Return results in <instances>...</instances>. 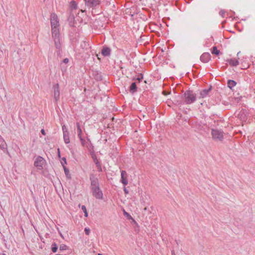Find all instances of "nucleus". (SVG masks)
<instances>
[{
  "label": "nucleus",
  "instance_id": "34",
  "mask_svg": "<svg viewBox=\"0 0 255 255\" xmlns=\"http://www.w3.org/2000/svg\"><path fill=\"white\" fill-rule=\"evenodd\" d=\"M63 162H65V164H66V160L65 158H63Z\"/></svg>",
  "mask_w": 255,
  "mask_h": 255
},
{
  "label": "nucleus",
  "instance_id": "40",
  "mask_svg": "<svg viewBox=\"0 0 255 255\" xmlns=\"http://www.w3.org/2000/svg\"><path fill=\"white\" fill-rule=\"evenodd\" d=\"M146 209H147L146 207H145L144 209V210H146Z\"/></svg>",
  "mask_w": 255,
  "mask_h": 255
},
{
  "label": "nucleus",
  "instance_id": "9",
  "mask_svg": "<svg viewBox=\"0 0 255 255\" xmlns=\"http://www.w3.org/2000/svg\"><path fill=\"white\" fill-rule=\"evenodd\" d=\"M88 4L91 6H96L99 3V0H85Z\"/></svg>",
  "mask_w": 255,
  "mask_h": 255
},
{
  "label": "nucleus",
  "instance_id": "20",
  "mask_svg": "<svg viewBox=\"0 0 255 255\" xmlns=\"http://www.w3.org/2000/svg\"><path fill=\"white\" fill-rule=\"evenodd\" d=\"M63 166L65 174H66L67 177L68 178H70V174L69 170L64 165H63Z\"/></svg>",
  "mask_w": 255,
  "mask_h": 255
},
{
  "label": "nucleus",
  "instance_id": "22",
  "mask_svg": "<svg viewBox=\"0 0 255 255\" xmlns=\"http://www.w3.org/2000/svg\"><path fill=\"white\" fill-rule=\"evenodd\" d=\"M81 209L84 213L85 217H87L88 216V212H87V211L85 206H84V205L82 206Z\"/></svg>",
  "mask_w": 255,
  "mask_h": 255
},
{
  "label": "nucleus",
  "instance_id": "31",
  "mask_svg": "<svg viewBox=\"0 0 255 255\" xmlns=\"http://www.w3.org/2000/svg\"><path fill=\"white\" fill-rule=\"evenodd\" d=\"M41 132L43 135H45V132L44 129H42L41 130Z\"/></svg>",
  "mask_w": 255,
  "mask_h": 255
},
{
  "label": "nucleus",
  "instance_id": "1",
  "mask_svg": "<svg viewBox=\"0 0 255 255\" xmlns=\"http://www.w3.org/2000/svg\"><path fill=\"white\" fill-rule=\"evenodd\" d=\"M51 26L53 35L57 36L59 35V22L57 15L55 13H52L50 17Z\"/></svg>",
  "mask_w": 255,
  "mask_h": 255
},
{
  "label": "nucleus",
  "instance_id": "10",
  "mask_svg": "<svg viewBox=\"0 0 255 255\" xmlns=\"http://www.w3.org/2000/svg\"><path fill=\"white\" fill-rule=\"evenodd\" d=\"M227 61L229 63V64L233 66H236L239 64V61L236 58L231 59L228 60Z\"/></svg>",
  "mask_w": 255,
  "mask_h": 255
},
{
  "label": "nucleus",
  "instance_id": "33",
  "mask_svg": "<svg viewBox=\"0 0 255 255\" xmlns=\"http://www.w3.org/2000/svg\"><path fill=\"white\" fill-rule=\"evenodd\" d=\"M68 62V59H65L64 60V63H67Z\"/></svg>",
  "mask_w": 255,
  "mask_h": 255
},
{
  "label": "nucleus",
  "instance_id": "16",
  "mask_svg": "<svg viewBox=\"0 0 255 255\" xmlns=\"http://www.w3.org/2000/svg\"><path fill=\"white\" fill-rule=\"evenodd\" d=\"M123 213H124V215L128 219H129V220H132V221L134 222V223H136L135 221L134 220V219H133V218L131 217V216L128 214V212H127L124 209L123 210Z\"/></svg>",
  "mask_w": 255,
  "mask_h": 255
},
{
  "label": "nucleus",
  "instance_id": "17",
  "mask_svg": "<svg viewBox=\"0 0 255 255\" xmlns=\"http://www.w3.org/2000/svg\"><path fill=\"white\" fill-rule=\"evenodd\" d=\"M77 130H78V136L79 138H81V136H82V130L80 127L79 123H77Z\"/></svg>",
  "mask_w": 255,
  "mask_h": 255
},
{
  "label": "nucleus",
  "instance_id": "23",
  "mask_svg": "<svg viewBox=\"0 0 255 255\" xmlns=\"http://www.w3.org/2000/svg\"><path fill=\"white\" fill-rule=\"evenodd\" d=\"M60 250H66L68 249V247L65 244H61L59 247Z\"/></svg>",
  "mask_w": 255,
  "mask_h": 255
},
{
  "label": "nucleus",
  "instance_id": "4",
  "mask_svg": "<svg viewBox=\"0 0 255 255\" xmlns=\"http://www.w3.org/2000/svg\"><path fill=\"white\" fill-rule=\"evenodd\" d=\"M185 102L187 104H191L195 100V95L193 92L190 91H186L185 94Z\"/></svg>",
  "mask_w": 255,
  "mask_h": 255
},
{
  "label": "nucleus",
  "instance_id": "18",
  "mask_svg": "<svg viewBox=\"0 0 255 255\" xmlns=\"http://www.w3.org/2000/svg\"><path fill=\"white\" fill-rule=\"evenodd\" d=\"M211 52L213 54H215L216 55H218L220 53V50L217 49V48L216 46H214L212 48Z\"/></svg>",
  "mask_w": 255,
  "mask_h": 255
},
{
  "label": "nucleus",
  "instance_id": "30",
  "mask_svg": "<svg viewBox=\"0 0 255 255\" xmlns=\"http://www.w3.org/2000/svg\"><path fill=\"white\" fill-rule=\"evenodd\" d=\"M124 192L126 194H128V190L126 189V187L124 188Z\"/></svg>",
  "mask_w": 255,
  "mask_h": 255
},
{
  "label": "nucleus",
  "instance_id": "3",
  "mask_svg": "<svg viewBox=\"0 0 255 255\" xmlns=\"http://www.w3.org/2000/svg\"><path fill=\"white\" fill-rule=\"evenodd\" d=\"M45 164V160L41 156L36 157L34 162V165L39 170H42Z\"/></svg>",
  "mask_w": 255,
  "mask_h": 255
},
{
  "label": "nucleus",
  "instance_id": "27",
  "mask_svg": "<svg viewBox=\"0 0 255 255\" xmlns=\"http://www.w3.org/2000/svg\"><path fill=\"white\" fill-rule=\"evenodd\" d=\"M80 141H81V144L83 146H85V140L84 139L82 136H81V138H79Z\"/></svg>",
  "mask_w": 255,
  "mask_h": 255
},
{
  "label": "nucleus",
  "instance_id": "7",
  "mask_svg": "<svg viewBox=\"0 0 255 255\" xmlns=\"http://www.w3.org/2000/svg\"><path fill=\"white\" fill-rule=\"evenodd\" d=\"M54 97L55 100L57 101L60 96L59 86L58 84H56L54 86Z\"/></svg>",
  "mask_w": 255,
  "mask_h": 255
},
{
  "label": "nucleus",
  "instance_id": "6",
  "mask_svg": "<svg viewBox=\"0 0 255 255\" xmlns=\"http://www.w3.org/2000/svg\"><path fill=\"white\" fill-rule=\"evenodd\" d=\"M121 182L125 186L128 184L127 174L124 170H123L121 172Z\"/></svg>",
  "mask_w": 255,
  "mask_h": 255
},
{
  "label": "nucleus",
  "instance_id": "32",
  "mask_svg": "<svg viewBox=\"0 0 255 255\" xmlns=\"http://www.w3.org/2000/svg\"><path fill=\"white\" fill-rule=\"evenodd\" d=\"M141 79H142V77H141V78H137L136 79V80H138V82H139Z\"/></svg>",
  "mask_w": 255,
  "mask_h": 255
},
{
  "label": "nucleus",
  "instance_id": "13",
  "mask_svg": "<svg viewBox=\"0 0 255 255\" xmlns=\"http://www.w3.org/2000/svg\"><path fill=\"white\" fill-rule=\"evenodd\" d=\"M209 92V90H204L201 91L200 93L199 98H204V97H206L208 95Z\"/></svg>",
  "mask_w": 255,
  "mask_h": 255
},
{
  "label": "nucleus",
  "instance_id": "25",
  "mask_svg": "<svg viewBox=\"0 0 255 255\" xmlns=\"http://www.w3.org/2000/svg\"><path fill=\"white\" fill-rule=\"evenodd\" d=\"M62 130H63V133H66H66H69V132L68 131V129L66 128V127H65V126H63L62 127Z\"/></svg>",
  "mask_w": 255,
  "mask_h": 255
},
{
  "label": "nucleus",
  "instance_id": "21",
  "mask_svg": "<svg viewBox=\"0 0 255 255\" xmlns=\"http://www.w3.org/2000/svg\"><path fill=\"white\" fill-rule=\"evenodd\" d=\"M236 85V82L233 80H229L228 81V86L230 88H232Z\"/></svg>",
  "mask_w": 255,
  "mask_h": 255
},
{
  "label": "nucleus",
  "instance_id": "35",
  "mask_svg": "<svg viewBox=\"0 0 255 255\" xmlns=\"http://www.w3.org/2000/svg\"><path fill=\"white\" fill-rule=\"evenodd\" d=\"M63 162H65V164H66V160L65 158H63Z\"/></svg>",
  "mask_w": 255,
  "mask_h": 255
},
{
  "label": "nucleus",
  "instance_id": "12",
  "mask_svg": "<svg viewBox=\"0 0 255 255\" xmlns=\"http://www.w3.org/2000/svg\"><path fill=\"white\" fill-rule=\"evenodd\" d=\"M111 50L109 48H104L102 50V54L105 56H109L110 54Z\"/></svg>",
  "mask_w": 255,
  "mask_h": 255
},
{
  "label": "nucleus",
  "instance_id": "5",
  "mask_svg": "<svg viewBox=\"0 0 255 255\" xmlns=\"http://www.w3.org/2000/svg\"><path fill=\"white\" fill-rule=\"evenodd\" d=\"M212 135L213 138L216 140H221L223 138V132L219 130H212Z\"/></svg>",
  "mask_w": 255,
  "mask_h": 255
},
{
  "label": "nucleus",
  "instance_id": "2",
  "mask_svg": "<svg viewBox=\"0 0 255 255\" xmlns=\"http://www.w3.org/2000/svg\"><path fill=\"white\" fill-rule=\"evenodd\" d=\"M91 189L93 196L98 199H103V194L100 189L97 181L93 180L91 182Z\"/></svg>",
  "mask_w": 255,
  "mask_h": 255
},
{
  "label": "nucleus",
  "instance_id": "36",
  "mask_svg": "<svg viewBox=\"0 0 255 255\" xmlns=\"http://www.w3.org/2000/svg\"><path fill=\"white\" fill-rule=\"evenodd\" d=\"M73 5L74 6V7H76V4H75V2H73Z\"/></svg>",
  "mask_w": 255,
  "mask_h": 255
},
{
  "label": "nucleus",
  "instance_id": "28",
  "mask_svg": "<svg viewBox=\"0 0 255 255\" xmlns=\"http://www.w3.org/2000/svg\"><path fill=\"white\" fill-rule=\"evenodd\" d=\"M84 231L87 235H89L90 234V229L86 228L85 229Z\"/></svg>",
  "mask_w": 255,
  "mask_h": 255
},
{
  "label": "nucleus",
  "instance_id": "37",
  "mask_svg": "<svg viewBox=\"0 0 255 255\" xmlns=\"http://www.w3.org/2000/svg\"><path fill=\"white\" fill-rule=\"evenodd\" d=\"M97 56L98 59L99 60H100V59H101V58L99 57V55H98V54H97Z\"/></svg>",
  "mask_w": 255,
  "mask_h": 255
},
{
  "label": "nucleus",
  "instance_id": "8",
  "mask_svg": "<svg viewBox=\"0 0 255 255\" xmlns=\"http://www.w3.org/2000/svg\"><path fill=\"white\" fill-rule=\"evenodd\" d=\"M201 60L206 63L211 59V55L209 53H204L200 57Z\"/></svg>",
  "mask_w": 255,
  "mask_h": 255
},
{
  "label": "nucleus",
  "instance_id": "15",
  "mask_svg": "<svg viewBox=\"0 0 255 255\" xmlns=\"http://www.w3.org/2000/svg\"><path fill=\"white\" fill-rule=\"evenodd\" d=\"M63 138L64 142L66 143H69L70 141L69 133H63Z\"/></svg>",
  "mask_w": 255,
  "mask_h": 255
},
{
  "label": "nucleus",
  "instance_id": "29",
  "mask_svg": "<svg viewBox=\"0 0 255 255\" xmlns=\"http://www.w3.org/2000/svg\"><path fill=\"white\" fill-rule=\"evenodd\" d=\"M219 13L222 17H224L225 11L224 10H220Z\"/></svg>",
  "mask_w": 255,
  "mask_h": 255
},
{
  "label": "nucleus",
  "instance_id": "41",
  "mask_svg": "<svg viewBox=\"0 0 255 255\" xmlns=\"http://www.w3.org/2000/svg\"><path fill=\"white\" fill-rule=\"evenodd\" d=\"M98 255H102L101 254H98Z\"/></svg>",
  "mask_w": 255,
  "mask_h": 255
},
{
  "label": "nucleus",
  "instance_id": "11",
  "mask_svg": "<svg viewBox=\"0 0 255 255\" xmlns=\"http://www.w3.org/2000/svg\"><path fill=\"white\" fill-rule=\"evenodd\" d=\"M52 36L54 38V40L55 42V46L57 48H59L60 47V39H59V35L57 36H55L52 35Z\"/></svg>",
  "mask_w": 255,
  "mask_h": 255
},
{
  "label": "nucleus",
  "instance_id": "38",
  "mask_svg": "<svg viewBox=\"0 0 255 255\" xmlns=\"http://www.w3.org/2000/svg\"><path fill=\"white\" fill-rule=\"evenodd\" d=\"M241 53V52H239L238 53H237V56H239V54Z\"/></svg>",
  "mask_w": 255,
  "mask_h": 255
},
{
  "label": "nucleus",
  "instance_id": "26",
  "mask_svg": "<svg viewBox=\"0 0 255 255\" xmlns=\"http://www.w3.org/2000/svg\"><path fill=\"white\" fill-rule=\"evenodd\" d=\"M53 246H54L52 248V251L53 253H56L57 250V247L56 244H54Z\"/></svg>",
  "mask_w": 255,
  "mask_h": 255
},
{
  "label": "nucleus",
  "instance_id": "19",
  "mask_svg": "<svg viewBox=\"0 0 255 255\" xmlns=\"http://www.w3.org/2000/svg\"><path fill=\"white\" fill-rule=\"evenodd\" d=\"M5 146L6 142L2 138H0V147L2 149H4L5 148Z\"/></svg>",
  "mask_w": 255,
  "mask_h": 255
},
{
  "label": "nucleus",
  "instance_id": "39",
  "mask_svg": "<svg viewBox=\"0 0 255 255\" xmlns=\"http://www.w3.org/2000/svg\"><path fill=\"white\" fill-rule=\"evenodd\" d=\"M163 94H164V95H166V93H165V92H164V91L163 92Z\"/></svg>",
  "mask_w": 255,
  "mask_h": 255
},
{
  "label": "nucleus",
  "instance_id": "14",
  "mask_svg": "<svg viewBox=\"0 0 255 255\" xmlns=\"http://www.w3.org/2000/svg\"><path fill=\"white\" fill-rule=\"evenodd\" d=\"M129 91L133 93L136 91V86L135 83H132L129 87Z\"/></svg>",
  "mask_w": 255,
  "mask_h": 255
},
{
  "label": "nucleus",
  "instance_id": "24",
  "mask_svg": "<svg viewBox=\"0 0 255 255\" xmlns=\"http://www.w3.org/2000/svg\"><path fill=\"white\" fill-rule=\"evenodd\" d=\"M94 162L96 163V164L97 165V167H98V169H99L100 170H101V166L98 160L97 159H95L94 160Z\"/></svg>",
  "mask_w": 255,
  "mask_h": 255
}]
</instances>
